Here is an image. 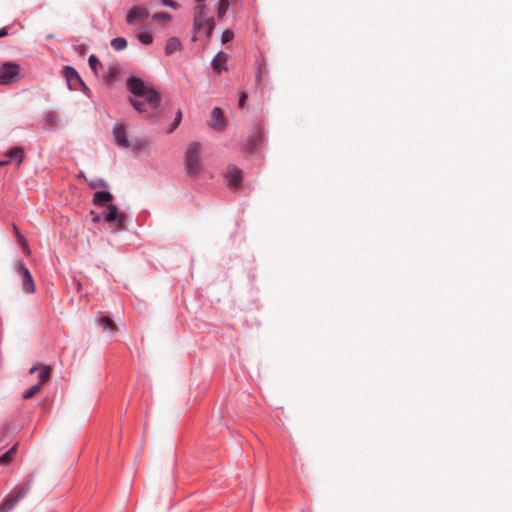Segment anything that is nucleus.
I'll use <instances>...</instances> for the list:
<instances>
[{
  "instance_id": "nucleus-1",
  "label": "nucleus",
  "mask_w": 512,
  "mask_h": 512,
  "mask_svg": "<svg viewBox=\"0 0 512 512\" xmlns=\"http://www.w3.org/2000/svg\"><path fill=\"white\" fill-rule=\"evenodd\" d=\"M209 8L204 3H199L193 10V37L192 41H197L198 36L205 34L210 38L216 23L213 17H208Z\"/></svg>"
},
{
  "instance_id": "nucleus-2",
  "label": "nucleus",
  "mask_w": 512,
  "mask_h": 512,
  "mask_svg": "<svg viewBox=\"0 0 512 512\" xmlns=\"http://www.w3.org/2000/svg\"><path fill=\"white\" fill-rule=\"evenodd\" d=\"M202 145L200 142H191L184 155V167L190 178H196L203 170L201 161Z\"/></svg>"
},
{
  "instance_id": "nucleus-3",
  "label": "nucleus",
  "mask_w": 512,
  "mask_h": 512,
  "mask_svg": "<svg viewBox=\"0 0 512 512\" xmlns=\"http://www.w3.org/2000/svg\"><path fill=\"white\" fill-rule=\"evenodd\" d=\"M129 91L138 97H145V101L152 108L156 109L161 101L160 94L154 89H147L144 81L138 77H129L127 79Z\"/></svg>"
},
{
  "instance_id": "nucleus-4",
  "label": "nucleus",
  "mask_w": 512,
  "mask_h": 512,
  "mask_svg": "<svg viewBox=\"0 0 512 512\" xmlns=\"http://www.w3.org/2000/svg\"><path fill=\"white\" fill-rule=\"evenodd\" d=\"M103 220L111 226L113 231L123 230L125 228L126 216L118 211L114 204H108L106 210L102 212Z\"/></svg>"
},
{
  "instance_id": "nucleus-5",
  "label": "nucleus",
  "mask_w": 512,
  "mask_h": 512,
  "mask_svg": "<svg viewBox=\"0 0 512 512\" xmlns=\"http://www.w3.org/2000/svg\"><path fill=\"white\" fill-rule=\"evenodd\" d=\"M30 489V481L24 485L16 487L4 500L0 503V512H9L15 505L28 493Z\"/></svg>"
},
{
  "instance_id": "nucleus-6",
  "label": "nucleus",
  "mask_w": 512,
  "mask_h": 512,
  "mask_svg": "<svg viewBox=\"0 0 512 512\" xmlns=\"http://www.w3.org/2000/svg\"><path fill=\"white\" fill-rule=\"evenodd\" d=\"M21 78L20 65L15 62H5L0 67V84L9 85Z\"/></svg>"
},
{
  "instance_id": "nucleus-7",
  "label": "nucleus",
  "mask_w": 512,
  "mask_h": 512,
  "mask_svg": "<svg viewBox=\"0 0 512 512\" xmlns=\"http://www.w3.org/2000/svg\"><path fill=\"white\" fill-rule=\"evenodd\" d=\"M70 90L88 89L81 79L79 73L71 66H65L62 70Z\"/></svg>"
},
{
  "instance_id": "nucleus-8",
  "label": "nucleus",
  "mask_w": 512,
  "mask_h": 512,
  "mask_svg": "<svg viewBox=\"0 0 512 512\" xmlns=\"http://www.w3.org/2000/svg\"><path fill=\"white\" fill-rule=\"evenodd\" d=\"M129 125L123 122H116L113 126L112 133L115 144L120 148H129L130 142L127 138V129Z\"/></svg>"
},
{
  "instance_id": "nucleus-9",
  "label": "nucleus",
  "mask_w": 512,
  "mask_h": 512,
  "mask_svg": "<svg viewBox=\"0 0 512 512\" xmlns=\"http://www.w3.org/2000/svg\"><path fill=\"white\" fill-rule=\"evenodd\" d=\"M17 272L21 278L23 291L25 293H34L36 288L33 277L23 262L18 263Z\"/></svg>"
},
{
  "instance_id": "nucleus-10",
  "label": "nucleus",
  "mask_w": 512,
  "mask_h": 512,
  "mask_svg": "<svg viewBox=\"0 0 512 512\" xmlns=\"http://www.w3.org/2000/svg\"><path fill=\"white\" fill-rule=\"evenodd\" d=\"M225 179L230 189H238L243 180L242 170L235 166L229 167Z\"/></svg>"
},
{
  "instance_id": "nucleus-11",
  "label": "nucleus",
  "mask_w": 512,
  "mask_h": 512,
  "mask_svg": "<svg viewBox=\"0 0 512 512\" xmlns=\"http://www.w3.org/2000/svg\"><path fill=\"white\" fill-rule=\"evenodd\" d=\"M148 9L144 7H133L127 14L126 21L133 25L138 21H144L149 17Z\"/></svg>"
},
{
  "instance_id": "nucleus-12",
  "label": "nucleus",
  "mask_w": 512,
  "mask_h": 512,
  "mask_svg": "<svg viewBox=\"0 0 512 512\" xmlns=\"http://www.w3.org/2000/svg\"><path fill=\"white\" fill-rule=\"evenodd\" d=\"M264 131L257 128L248 138L246 149L248 152L255 151L263 142Z\"/></svg>"
},
{
  "instance_id": "nucleus-13",
  "label": "nucleus",
  "mask_w": 512,
  "mask_h": 512,
  "mask_svg": "<svg viewBox=\"0 0 512 512\" xmlns=\"http://www.w3.org/2000/svg\"><path fill=\"white\" fill-rule=\"evenodd\" d=\"M209 125L217 130H222L225 127V120L223 112L219 107H215L211 112V120Z\"/></svg>"
},
{
  "instance_id": "nucleus-14",
  "label": "nucleus",
  "mask_w": 512,
  "mask_h": 512,
  "mask_svg": "<svg viewBox=\"0 0 512 512\" xmlns=\"http://www.w3.org/2000/svg\"><path fill=\"white\" fill-rule=\"evenodd\" d=\"M226 62H227V55L223 51H220L212 60L211 64H212L213 70L217 73H220L221 71H226L227 70Z\"/></svg>"
},
{
  "instance_id": "nucleus-15",
  "label": "nucleus",
  "mask_w": 512,
  "mask_h": 512,
  "mask_svg": "<svg viewBox=\"0 0 512 512\" xmlns=\"http://www.w3.org/2000/svg\"><path fill=\"white\" fill-rule=\"evenodd\" d=\"M113 196L108 191H98L93 195V204L96 206H107L109 202H111Z\"/></svg>"
},
{
  "instance_id": "nucleus-16",
  "label": "nucleus",
  "mask_w": 512,
  "mask_h": 512,
  "mask_svg": "<svg viewBox=\"0 0 512 512\" xmlns=\"http://www.w3.org/2000/svg\"><path fill=\"white\" fill-rule=\"evenodd\" d=\"M182 49V43L177 37H171L166 41L165 54L171 56Z\"/></svg>"
},
{
  "instance_id": "nucleus-17",
  "label": "nucleus",
  "mask_w": 512,
  "mask_h": 512,
  "mask_svg": "<svg viewBox=\"0 0 512 512\" xmlns=\"http://www.w3.org/2000/svg\"><path fill=\"white\" fill-rule=\"evenodd\" d=\"M98 324L104 329V330H111V331H114L117 329V326L116 324L114 323V321L108 317V316H102L99 320H98Z\"/></svg>"
},
{
  "instance_id": "nucleus-18",
  "label": "nucleus",
  "mask_w": 512,
  "mask_h": 512,
  "mask_svg": "<svg viewBox=\"0 0 512 512\" xmlns=\"http://www.w3.org/2000/svg\"><path fill=\"white\" fill-rule=\"evenodd\" d=\"M17 444L12 446L7 452L0 456V465H6L10 463L16 454Z\"/></svg>"
},
{
  "instance_id": "nucleus-19",
  "label": "nucleus",
  "mask_w": 512,
  "mask_h": 512,
  "mask_svg": "<svg viewBox=\"0 0 512 512\" xmlns=\"http://www.w3.org/2000/svg\"><path fill=\"white\" fill-rule=\"evenodd\" d=\"M230 7L229 0H219L216 7L217 17L223 18Z\"/></svg>"
},
{
  "instance_id": "nucleus-20",
  "label": "nucleus",
  "mask_w": 512,
  "mask_h": 512,
  "mask_svg": "<svg viewBox=\"0 0 512 512\" xmlns=\"http://www.w3.org/2000/svg\"><path fill=\"white\" fill-rule=\"evenodd\" d=\"M23 150L20 147H13L7 152V156L12 159H17L18 165L23 161Z\"/></svg>"
},
{
  "instance_id": "nucleus-21",
  "label": "nucleus",
  "mask_w": 512,
  "mask_h": 512,
  "mask_svg": "<svg viewBox=\"0 0 512 512\" xmlns=\"http://www.w3.org/2000/svg\"><path fill=\"white\" fill-rule=\"evenodd\" d=\"M51 375V369L49 366H42L39 371V382L37 384H40L42 386L44 383H46Z\"/></svg>"
},
{
  "instance_id": "nucleus-22",
  "label": "nucleus",
  "mask_w": 512,
  "mask_h": 512,
  "mask_svg": "<svg viewBox=\"0 0 512 512\" xmlns=\"http://www.w3.org/2000/svg\"><path fill=\"white\" fill-rule=\"evenodd\" d=\"M127 40L124 37H116L111 40V46L116 51L124 50L127 47Z\"/></svg>"
},
{
  "instance_id": "nucleus-23",
  "label": "nucleus",
  "mask_w": 512,
  "mask_h": 512,
  "mask_svg": "<svg viewBox=\"0 0 512 512\" xmlns=\"http://www.w3.org/2000/svg\"><path fill=\"white\" fill-rule=\"evenodd\" d=\"M43 120L45 121V123L49 126H53L55 125L58 120H59V117L57 115V113L55 111H48L44 116H43Z\"/></svg>"
},
{
  "instance_id": "nucleus-24",
  "label": "nucleus",
  "mask_w": 512,
  "mask_h": 512,
  "mask_svg": "<svg viewBox=\"0 0 512 512\" xmlns=\"http://www.w3.org/2000/svg\"><path fill=\"white\" fill-rule=\"evenodd\" d=\"M40 384H35L33 386H31L29 389H27L24 394H23V397L24 399H30L32 397H34L39 391H40Z\"/></svg>"
},
{
  "instance_id": "nucleus-25",
  "label": "nucleus",
  "mask_w": 512,
  "mask_h": 512,
  "mask_svg": "<svg viewBox=\"0 0 512 512\" xmlns=\"http://www.w3.org/2000/svg\"><path fill=\"white\" fill-rule=\"evenodd\" d=\"M137 39L144 45H149L153 42V37L150 33H139L137 35Z\"/></svg>"
},
{
  "instance_id": "nucleus-26",
  "label": "nucleus",
  "mask_w": 512,
  "mask_h": 512,
  "mask_svg": "<svg viewBox=\"0 0 512 512\" xmlns=\"http://www.w3.org/2000/svg\"><path fill=\"white\" fill-rule=\"evenodd\" d=\"M130 103L135 108V110H137L138 112H140V113L146 112L145 103L143 101L130 98Z\"/></svg>"
},
{
  "instance_id": "nucleus-27",
  "label": "nucleus",
  "mask_w": 512,
  "mask_h": 512,
  "mask_svg": "<svg viewBox=\"0 0 512 512\" xmlns=\"http://www.w3.org/2000/svg\"><path fill=\"white\" fill-rule=\"evenodd\" d=\"M89 186L92 188V189H96V188H106L107 187V183L104 179L102 178H98V179H95V180H91L89 182Z\"/></svg>"
},
{
  "instance_id": "nucleus-28",
  "label": "nucleus",
  "mask_w": 512,
  "mask_h": 512,
  "mask_svg": "<svg viewBox=\"0 0 512 512\" xmlns=\"http://www.w3.org/2000/svg\"><path fill=\"white\" fill-rule=\"evenodd\" d=\"M234 38V33L232 30L230 29H226L225 31H223L222 33V36H221V41L223 44H226L228 42H231Z\"/></svg>"
},
{
  "instance_id": "nucleus-29",
  "label": "nucleus",
  "mask_w": 512,
  "mask_h": 512,
  "mask_svg": "<svg viewBox=\"0 0 512 512\" xmlns=\"http://www.w3.org/2000/svg\"><path fill=\"white\" fill-rule=\"evenodd\" d=\"M171 18V15L167 12H157L152 15V19L155 21L171 20Z\"/></svg>"
},
{
  "instance_id": "nucleus-30",
  "label": "nucleus",
  "mask_w": 512,
  "mask_h": 512,
  "mask_svg": "<svg viewBox=\"0 0 512 512\" xmlns=\"http://www.w3.org/2000/svg\"><path fill=\"white\" fill-rule=\"evenodd\" d=\"M88 62H89V66L90 68L96 72L97 71V68L98 66L101 65L99 59L95 56V55H90L89 59H88Z\"/></svg>"
},
{
  "instance_id": "nucleus-31",
  "label": "nucleus",
  "mask_w": 512,
  "mask_h": 512,
  "mask_svg": "<svg viewBox=\"0 0 512 512\" xmlns=\"http://www.w3.org/2000/svg\"><path fill=\"white\" fill-rule=\"evenodd\" d=\"M182 120V112L180 110L177 111L175 119L173 123L171 124V127L169 129V132L174 131L181 123Z\"/></svg>"
},
{
  "instance_id": "nucleus-32",
  "label": "nucleus",
  "mask_w": 512,
  "mask_h": 512,
  "mask_svg": "<svg viewBox=\"0 0 512 512\" xmlns=\"http://www.w3.org/2000/svg\"><path fill=\"white\" fill-rule=\"evenodd\" d=\"M162 5L166 7H170L172 9H178L180 7L179 3L174 0H161Z\"/></svg>"
},
{
  "instance_id": "nucleus-33",
  "label": "nucleus",
  "mask_w": 512,
  "mask_h": 512,
  "mask_svg": "<svg viewBox=\"0 0 512 512\" xmlns=\"http://www.w3.org/2000/svg\"><path fill=\"white\" fill-rule=\"evenodd\" d=\"M247 98H248V95L246 92H241L240 95H239V101H238V106L239 108H244V105H245V102L247 101Z\"/></svg>"
},
{
  "instance_id": "nucleus-34",
  "label": "nucleus",
  "mask_w": 512,
  "mask_h": 512,
  "mask_svg": "<svg viewBox=\"0 0 512 512\" xmlns=\"http://www.w3.org/2000/svg\"><path fill=\"white\" fill-rule=\"evenodd\" d=\"M13 228H14L15 232H16V233H17V235H18V238H19L20 243H21V244H22L26 249H28L27 242H26L25 238H24L22 235H20V234H19L18 228H17L15 225L13 226Z\"/></svg>"
},
{
  "instance_id": "nucleus-35",
  "label": "nucleus",
  "mask_w": 512,
  "mask_h": 512,
  "mask_svg": "<svg viewBox=\"0 0 512 512\" xmlns=\"http://www.w3.org/2000/svg\"><path fill=\"white\" fill-rule=\"evenodd\" d=\"M91 213H92V215H93L92 221H93L94 223H98V222H100V221H101V219H103L102 213H101V214H94V212H93V211H92Z\"/></svg>"
},
{
  "instance_id": "nucleus-36",
  "label": "nucleus",
  "mask_w": 512,
  "mask_h": 512,
  "mask_svg": "<svg viewBox=\"0 0 512 512\" xmlns=\"http://www.w3.org/2000/svg\"><path fill=\"white\" fill-rule=\"evenodd\" d=\"M9 34V31H8V28L7 27H3L0 29V38L1 37H5Z\"/></svg>"
},
{
  "instance_id": "nucleus-37",
  "label": "nucleus",
  "mask_w": 512,
  "mask_h": 512,
  "mask_svg": "<svg viewBox=\"0 0 512 512\" xmlns=\"http://www.w3.org/2000/svg\"><path fill=\"white\" fill-rule=\"evenodd\" d=\"M262 73L263 71L261 69H258L257 73H256V82H260L261 80V77H262Z\"/></svg>"
},
{
  "instance_id": "nucleus-38",
  "label": "nucleus",
  "mask_w": 512,
  "mask_h": 512,
  "mask_svg": "<svg viewBox=\"0 0 512 512\" xmlns=\"http://www.w3.org/2000/svg\"><path fill=\"white\" fill-rule=\"evenodd\" d=\"M36 370H38V368L36 366H33L31 369H30V373H34Z\"/></svg>"
},
{
  "instance_id": "nucleus-39",
  "label": "nucleus",
  "mask_w": 512,
  "mask_h": 512,
  "mask_svg": "<svg viewBox=\"0 0 512 512\" xmlns=\"http://www.w3.org/2000/svg\"><path fill=\"white\" fill-rule=\"evenodd\" d=\"M8 163H9V161H0V167L3 166V165H6Z\"/></svg>"
},
{
  "instance_id": "nucleus-40",
  "label": "nucleus",
  "mask_w": 512,
  "mask_h": 512,
  "mask_svg": "<svg viewBox=\"0 0 512 512\" xmlns=\"http://www.w3.org/2000/svg\"><path fill=\"white\" fill-rule=\"evenodd\" d=\"M199 3H203L205 0H196Z\"/></svg>"
}]
</instances>
